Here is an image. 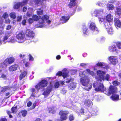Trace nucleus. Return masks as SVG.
<instances>
[{"instance_id": "1", "label": "nucleus", "mask_w": 121, "mask_h": 121, "mask_svg": "<svg viewBox=\"0 0 121 121\" xmlns=\"http://www.w3.org/2000/svg\"><path fill=\"white\" fill-rule=\"evenodd\" d=\"M88 74L92 76L94 75V72L91 71L89 69H87L83 72H80L79 73L80 76L82 78L80 79L81 83L85 86L84 89L87 91L90 90L92 87L91 84L89 83V80L88 76Z\"/></svg>"}, {"instance_id": "2", "label": "nucleus", "mask_w": 121, "mask_h": 121, "mask_svg": "<svg viewBox=\"0 0 121 121\" xmlns=\"http://www.w3.org/2000/svg\"><path fill=\"white\" fill-rule=\"evenodd\" d=\"M93 87L95 91L100 92H103L108 95L115 93L117 91L116 87L112 86L109 87V91L106 93L105 91L106 89L104 88L103 84L101 83L95 82L93 85Z\"/></svg>"}, {"instance_id": "3", "label": "nucleus", "mask_w": 121, "mask_h": 121, "mask_svg": "<svg viewBox=\"0 0 121 121\" xmlns=\"http://www.w3.org/2000/svg\"><path fill=\"white\" fill-rule=\"evenodd\" d=\"M48 83V82L46 80H43L35 86V88L36 90L34 88H31V91L32 94L31 96L35 97V94L38 92L40 88L46 86L47 85Z\"/></svg>"}, {"instance_id": "4", "label": "nucleus", "mask_w": 121, "mask_h": 121, "mask_svg": "<svg viewBox=\"0 0 121 121\" xmlns=\"http://www.w3.org/2000/svg\"><path fill=\"white\" fill-rule=\"evenodd\" d=\"M97 73L98 77H96L95 78L98 80V81L95 82H95L99 83L100 82H99V81L101 82L102 80L103 81L105 80L108 81L109 80L110 76L108 74H107L105 76H104V75L105 74V72L99 70L97 71Z\"/></svg>"}, {"instance_id": "5", "label": "nucleus", "mask_w": 121, "mask_h": 121, "mask_svg": "<svg viewBox=\"0 0 121 121\" xmlns=\"http://www.w3.org/2000/svg\"><path fill=\"white\" fill-rule=\"evenodd\" d=\"M51 22L50 20H49V17L47 15H44L39 20V27H44L45 26V22L49 24Z\"/></svg>"}, {"instance_id": "6", "label": "nucleus", "mask_w": 121, "mask_h": 121, "mask_svg": "<svg viewBox=\"0 0 121 121\" xmlns=\"http://www.w3.org/2000/svg\"><path fill=\"white\" fill-rule=\"evenodd\" d=\"M88 25L89 28L93 32H95L96 33L95 34L98 33V31L97 28L94 22L90 21Z\"/></svg>"}, {"instance_id": "7", "label": "nucleus", "mask_w": 121, "mask_h": 121, "mask_svg": "<svg viewBox=\"0 0 121 121\" xmlns=\"http://www.w3.org/2000/svg\"><path fill=\"white\" fill-rule=\"evenodd\" d=\"M17 41L19 43H23L25 40V35L23 32H20L16 35Z\"/></svg>"}, {"instance_id": "8", "label": "nucleus", "mask_w": 121, "mask_h": 121, "mask_svg": "<svg viewBox=\"0 0 121 121\" xmlns=\"http://www.w3.org/2000/svg\"><path fill=\"white\" fill-rule=\"evenodd\" d=\"M29 0H23L22 2H16L15 3L13 8L14 9H17L20 7H22L26 4Z\"/></svg>"}, {"instance_id": "9", "label": "nucleus", "mask_w": 121, "mask_h": 121, "mask_svg": "<svg viewBox=\"0 0 121 121\" xmlns=\"http://www.w3.org/2000/svg\"><path fill=\"white\" fill-rule=\"evenodd\" d=\"M69 112L67 111L61 110L59 112V114L60 115V118L61 121L66 120L67 118V115Z\"/></svg>"}, {"instance_id": "10", "label": "nucleus", "mask_w": 121, "mask_h": 121, "mask_svg": "<svg viewBox=\"0 0 121 121\" xmlns=\"http://www.w3.org/2000/svg\"><path fill=\"white\" fill-rule=\"evenodd\" d=\"M68 71L66 69H64L62 72L59 71L56 74V75L59 76H61L62 75L63 78H65L68 76Z\"/></svg>"}, {"instance_id": "11", "label": "nucleus", "mask_w": 121, "mask_h": 121, "mask_svg": "<svg viewBox=\"0 0 121 121\" xmlns=\"http://www.w3.org/2000/svg\"><path fill=\"white\" fill-rule=\"evenodd\" d=\"M26 39L28 40L32 39L35 35L32 31L28 29L26 30Z\"/></svg>"}, {"instance_id": "12", "label": "nucleus", "mask_w": 121, "mask_h": 121, "mask_svg": "<svg viewBox=\"0 0 121 121\" xmlns=\"http://www.w3.org/2000/svg\"><path fill=\"white\" fill-rule=\"evenodd\" d=\"M92 12H91L92 14L94 15L97 17L102 16L103 14V10L102 9H95Z\"/></svg>"}, {"instance_id": "13", "label": "nucleus", "mask_w": 121, "mask_h": 121, "mask_svg": "<svg viewBox=\"0 0 121 121\" xmlns=\"http://www.w3.org/2000/svg\"><path fill=\"white\" fill-rule=\"evenodd\" d=\"M53 85L52 84L50 83L49 86L48 87L46 90L45 91L43 94L46 97L51 92V89L53 86Z\"/></svg>"}, {"instance_id": "14", "label": "nucleus", "mask_w": 121, "mask_h": 121, "mask_svg": "<svg viewBox=\"0 0 121 121\" xmlns=\"http://www.w3.org/2000/svg\"><path fill=\"white\" fill-rule=\"evenodd\" d=\"M108 60L111 63L114 65H116L117 61V57L112 56H111L109 57Z\"/></svg>"}, {"instance_id": "15", "label": "nucleus", "mask_w": 121, "mask_h": 121, "mask_svg": "<svg viewBox=\"0 0 121 121\" xmlns=\"http://www.w3.org/2000/svg\"><path fill=\"white\" fill-rule=\"evenodd\" d=\"M33 14V9L31 8H28L27 12L26 14V16L24 15L23 18H27V17H30L31 16H32Z\"/></svg>"}, {"instance_id": "16", "label": "nucleus", "mask_w": 121, "mask_h": 121, "mask_svg": "<svg viewBox=\"0 0 121 121\" xmlns=\"http://www.w3.org/2000/svg\"><path fill=\"white\" fill-rule=\"evenodd\" d=\"M115 25L117 29L121 27V22L118 18H114Z\"/></svg>"}, {"instance_id": "17", "label": "nucleus", "mask_w": 121, "mask_h": 121, "mask_svg": "<svg viewBox=\"0 0 121 121\" xmlns=\"http://www.w3.org/2000/svg\"><path fill=\"white\" fill-rule=\"evenodd\" d=\"M69 16H63L60 19V22L63 23L66 22L70 18Z\"/></svg>"}, {"instance_id": "18", "label": "nucleus", "mask_w": 121, "mask_h": 121, "mask_svg": "<svg viewBox=\"0 0 121 121\" xmlns=\"http://www.w3.org/2000/svg\"><path fill=\"white\" fill-rule=\"evenodd\" d=\"M109 49L110 52H115L117 53L119 51L117 49L115 45H113L110 46L109 48Z\"/></svg>"}, {"instance_id": "19", "label": "nucleus", "mask_w": 121, "mask_h": 121, "mask_svg": "<svg viewBox=\"0 0 121 121\" xmlns=\"http://www.w3.org/2000/svg\"><path fill=\"white\" fill-rule=\"evenodd\" d=\"M113 17L110 14H108L106 17V20L109 22H112L113 20Z\"/></svg>"}, {"instance_id": "20", "label": "nucleus", "mask_w": 121, "mask_h": 121, "mask_svg": "<svg viewBox=\"0 0 121 121\" xmlns=\"http://www.w3.org/2000/svg\"><path fill=\"white\" fill-rule=\"evenodd\" d=\"M97 66L103 68L104 69L107 68L108 66L105 63L103 62H98L97 64Z\"/></svg>"}, {"instance_id": "21", "label": "nucleus", "mask_w": 121, "mask_h": 121, "mask_svg": "<svg viewBox=\"0 0 121 121\" xmlns=\"http://www.w3.org/2000/svg\"><path fill=\"white\" fill-rule=\"evenodd\" d=\"M119 96L117 94H113L111 97L112 100L114 101H117L119 99H121V98H119Z\"/></svg>"}, {"instance_id": "22", "label": "nucleus", "mask_w": 121, "mask_h": 121, "mask_svg": "<svg viewBox=\"0 0 121 121\" xmlns=\"http://www.w3.org/2000/svg\"><path fill=\"white\" fill-rule=\"evenodd\" d=\"M12 87L9 86H4L1 88V92H3L8 90H11Z\"/></svg>"}, {"instance_id": "23", "label": "nucleus", "mask_w": 121, "mask_h": 121, "mask_svg": "<svg viewBox=\"0 0 121 121\" xmlns=\"http://www.w3.org/2000/svg\"><path fill=\"white\" fill-rule=\"evenodd\" d=\"M98 110L97 108H93L91 111V113H90L89 116L92 115V116H95L97 114Z\"/></svg>"}, {"instance_id": "24", "label": "nucleus", "mask_w": 121, "mask_h": 121, "mask_svg": "<svg viewBox=\"0 0 121 121\" xmlns=\"http://www.w3.org/2000/svg\"><path fill=\"white\" fill-rule=\"evenodd\" d=\"M18 66V65L16 64L12 65L9 67V70L10 71L15 70L17 69Z\"/></svg>"}, {"instance_id": "25", "label": "nucleus", "mask_w": 121, "mask_h": 121, "mask_svg": "<svg viewBox=\"0 0 121 121\" xmlns=\"http://www.w3.org/2000/svg\"><path fill=\"white\" fill-rule=\"evenodd\" d=\"M70 2L68 4V6L70 8H71L73 7L76 3L75 2L76 0H70Z\"/></svg>"}, {"instance_id": "26", "label": "nucleus", "mask_w": 121, "mask_h": 121, "mask_svg": "<svg viewBox=\"0 0 121 121\" xmlns=\"http://www.w3.org/2000/svg\"><path fill=\"white\" fill-rule=\"evenodd\" d=\"M107 8L108 10H113L114 9L115 7L112 4L108 3L107 5Z\"/></svg>"}, {"instance_id": "27", "label": "nucleus", "mask_w": 121, "mask_h": 121, "mask_svg": "<svg viewBox=\"0 0 121 121\" xmlns=\"http://www.w3.org/2000/svg\"><path fill=\"white\" fill-rule=\"evenodd\" d=\"M9 36L10 35L9 33H6L3 37V42L4 43L7 42V39H8Z\"/></svg>"}, {"instance_id": "28", "label": "nucleus", "mask_w": 121, "mask_h": 121, "mask_svg": "<svg viewBox=\"0 0 121 121\" xmlns=\"http://www.w3.org/2000/svg\"><path fill=\"white\" fill-rule=\"evenodd\" d=\"M85 105L88 107L92 105L91 101L89 100H85L84 102Z\"/></svg>"}, {"instance_id": "29", "label": "nucleus", "mask_w": 121, "mask_h": 121, "mask_svg": "<svg viewBox=\"0 0 121 121\" xmlns=\"http://www.w3.org/2000/svg\"><path fill=\"white\" fill-rule=\"evenodd\" d=\"M27 74V71H24L22 73L19 77L20 80L22 79L23 78H24L26 75Z\"/></svg>"}, {"instance_id": "30", "label": "nucleus", "mask_w": 121, "mask_h": 121, "mask_svg": "<svg viewBox=\"0 0 121 121\" xmlns=\"http://www.w3.org/2000/svg\"><path fill=\"white\" fill-rule=\"evenodd\" d=\"M76 84L74 82L70 83L69 85L68 86V87L70 89L72 90L74 89L76 87Z\"/></svg>"}, {"instance_id": "31", "label": "nucleus", "mask_w": 121, "mask_h": 121, "mask_svg": "<svg viewBox=\"0 0 121 121\" xmlns=\"http://www.w3.org/2000/svg\"><path fill=\"white\" fill-rule=\"evenodd\" d=\"M56 108H48V110L49 113L54 114L56 112Z\"/></svg>"}, {"instance_id": "32", "label": "nucleus", "mask_w": 121, "mask_h": 121, "mask_svg": "<svg viewBox=\"0 0 121 121\" xmlns=\"http://www.w3.org/2000/svg\"><path fill=\"white\" fill-rule=\"evenodd\" d=\"M7 60H5L4 61V62L2 63L0 65V67L2 68H5L6 67L8 64V63L7 62Z\"/></svg>"}, {"instance_id": "33", "label": "nucleus", "mask_w": 121, "mask_h": 121, "mask_svg": "<svg viewBox=\"0 0 121 121\" xmlns=\"http://www.w3.org/2000/svg\"><path fill=\"white\" fill-rule=\"evenodd\" d=\"M32 18L35 21H37L39 20H39L40 18L39 17H38L36 15H34L32 16Z\"/></svg>"}, {"instance_id": "34", "label": "nucleus", "mask_w": 121, "mask_h": 121, "mask_svg": "<svg viewBox=\"0 0 121 121\" xmlns=\"http://www.w3.org/2000/svg\"><path fill=\"white\" fill-rule=\"evenodd\" d=\"M5 60H7V62H8V64L12 63L14 61V59L13 58L10 57L8 59H6Z\"/></svg>"}, {"instance_id": "35", "label": "nucleus", "mask_w": 121, "mask_h": 121, "mask_svg": "<svg viewBox=\"0 0 121 121\" xmlns=\"http://www.w3.org/2000/svg\"><path fill=\"white\" fill-rule=\"evenodd\" d=\"M104 24L106 28L107 29L111 26L110 22H104Z\"/></svg>"}, {"instance_id": "36", "label": "nucleus", "mask_w": 121, "mask_h": 121, "mask_svg": "<svg viewBox=\"0 0 121 121\" xmlns=\"http://www.w3.org/2000/svg\"><path fill=\"white\" fill-rule=\"evenodd\" d=\"M116 14L120 15L121 14V8L118 7L116 11Z\"/></svg>"}, {"instance_id": "37", "label": "nucleus", "mask_w": 121, "mask_h": 121, "mask_svg": "<svg viewBox=\"0 0 121 121\" xmlns=\"http://www.w3.org/2000/svg\"><path fill=\"white\" fill-rule=\"evenodd\" d=\"M9 16L10 17L13 19H15L16 17V13L14 12H12L9 14Z\"/></svg>"}, {"instance_id": "38", "label": "nucleus", "mask_w": 121, "mask_h": 121, "mask_svg": "<svg viewBox=\"0 0 121 121\" xmlns=\"http://www.w3.org/2000/svg\"><path fill=\"white\" fill-rule=\"evenodd\" d=\"M107 30L108 34H113V30L111 26L107 28Z\"/></svg>"}, {"instance_id": "39", "label": "nucleus", "mask_w": 121, "mask_h": 121, "mask_svg": "<svg viewBox=\"0 0 121 121\" xmlns=\"http://www.w3.org/2000/svg\"><path fill=\"white\" fill-rule=\"evenodd\" d=\"M83 32L84 34L87 35L88 32V30L86 26H83Z\"/></svg>"}, {"instance_id": "40", "label": "nucleus", "mask_w": 121, "mask_h": 121, "mask_svg": "<svg viewBox=\"0 0 121 121\" xmlns=\"http://www.w3.org/2000/svg\"><path fill=\"white\" fill-rule=\"evenodd\" d=\"M105 40V38L104 37H102L100 38L97 39V40L98 41L102 42L104 41Z\"/></svg>"}, {"instance_id": "41", "label": "nucleus", "mask_w": 121, "mask_h": 121, "mask_svg": "<svg viewBox=\"0 0 121 121\" xmlns=\"http://www.w3.org/2000/svg\"><path fill=\"white\" fill-rule=\"evenodd\" d=\"M37 12L38 14L41 15L43 13V11L41 9H37Z\"/></svg>"}, {"instance_id": "42", "label": "nucleus", "mask_w": 121, "mask_h": 121, "mask_svg": "<svg viewBox=\"0 0 121 121\" xmlns=\"http://www.w3.org/2000/svg\"><path fill=\"white\" fill-rule=\"evenodd\" d=\"M17 111V106L13 107L11 109V111L13 113H16Z\"/></svg>"}, {"instance_id": "43", "label": "nucleus", "mask_w": 121, "mask_h": 121, "mask_svg": "<svg viewBox=\"0 0 121 121\" xmlns=\"http://www.w3.org/2000/svg\"><path fill=\"white\" fill-rule=\"evenodd\" d=\"M9 15L7 12L4 13L2 16V17L4 18L5 19L9 17Z\"/></svg>"}, {"instance_id": "44", "label": "nucleus", "mask_w": 121, "mask_h": 121, "mask_svg": "<svg viewBox=\"0 0 121 121\" xmlns=\"http://www.w3.org/2000/svg\"><path fill=\"white\" fill-rule=\"evenodd\" d=\"M22 116L23 117H25L27 113V112L26 110H22L21 112Z\"/></svg>"}, {"instance_id": "45", "label": "nucleus", "mask_w": 121, "mask_h": 121, "mask_svg": "<svg viewBox=\"0 0 121 121\" xmlns=\"http://www.w3.org/2000/svg\"><path fill=\"white\" fill-rule=\"evenodd\" d=\"M116 45L118 49H121V42H117Z\"/></svg>"}, {"instance_id": "46", "label": "nucleus", "mask_w": 121, "mask_h": 121, "mask_svg": "<svg viewBox=\"0 0 121 121\" xmlns=\"http://www.w3.org/2000/svg\"><path fill=\"white\" fill-rule=\"evenodd\" d=\"M97 4L98 5L100 6H103L105 5V4L104 3H102L101 2H98Z\"/></svg>"}, {"instance_id": "47", "label": "nucleus", "mask_w": 121, "mask_h": 121, "mask_svg": "<svg viewBox=\"0 0 121 121\" xmlns=\"http://www.w3.org/2000/svg\"><path fill=\"white\" fill-rule=\"evenodd\" d=\"M98 17L99 19V23L101 24V22L104 21V18L103 16L99 17Z\"/></svg>"}, {"instance_id": "48", "label": "nucleus", "mask_w": 121, "mask_h": 121, "mask_svg": "<svg viewBox=\"0 0 121 121\" xmlns=\"http://www.w3.org/2000/svg\"><path fill=\"white\" fill-rule=\"evenodd\" d=\"M113 84L114 85L117 86L119 85L120 83L117 81H115L113 82Z\"/></svg>"}, {"instance_id": "49", "label": "nucleus", "mask_w": 121, "mask_h": 121, "mask_svg": "<svg viewBox=\"0 0 121 121\" xmlns=\"http://www.w3.org/2000/svg\"><path fill=\"white\" fill-rule=\"evenodd\" d=\"M77 70H72L70 71L71 74L73 75H74L76 73H77Z\"/></svg>"}, {"instance_id": "50", "label": "nucleus", "mask_w": 121, "mask_h": 121, "mask_svg": "<svg viewBox=\"0 0 121 121\" xmlns=\"http://www.w3.org/2000/svg\"><path fill=\"white\" fill-rule=\"evenodd\" d=\"M34 20L32 18H30L28 20V22L30 24H32L34 22Z\"/></svg>"}, {"instance_id": "51", "label": "nucleus", "mask_w": 121, "mask_h": 121, "mask_svg": "<svg viewBox=\"0 0 121 121\" xmlns=\"http://www.w3.org/2000/svg\"><path fill=\"white\" fill-rule=\"evenodd\" d=\"M59 84L58 82H56L54 84V86L55 88H57L59 86Z\"/></svg>"}, {"instance_id": "52", "label": "nucleus", "mask_w": 121, "mask_h": 121, "mask_svg": "<svg viewBox=\"0 0 121 121\" xmlns=\"http://www.w3.org/2000/svg\"><path fill=\"white\" fill-rule=\"evenodd\" d=\"M67 91L64 89H63L61 90V93L63 94H64L66 93Z\"/></svg>"}, {"instance_id": "53", "label": "nucleus", "mask_w": 121, "mask_h": 121, "mask_svg": "<svg viewBox=\"0 0 121 121\" xmlns=\"http://www.w3.org/2000/svg\"><path fill=\"white\" fill-rule=\"evenodd\" d=\"M74 118L73 115H71L69 116V119L70 121L73 120L74 119Z\"/></svg>"}, {"instance_id": "54", "label": "nucleus", "mask_w": 121, "mask_h": 121, "mask_svg": "<svg viewBox=\"0 0 121 121\" xmlns=\"http://www.w3.org/2000/svg\"><path fill=\"white\" fill-rule=\"evenodd\" d=\"M73 79L71 78H67V80L66 81V83H68L69 82H70L73 81Z\"/></svg>"}, {"instance_id": "55", "label": "nucleus", "mask_w": 121, "mask_h": 121, "mask_svg": "<svg viewBox=\"0 0 121 121\" xmlns=\"http://www.w3.org/2000/svg\"><path fill=\"white\" fill-rule=\"evenodd\" d=\"M22 17L21 16H18L17 18V21H20L22 19Z\"/></svg>"}, {"instance_id": "56", "label": "nucleus", "mask_w": 121, "mask_h": 121, "mask_svg": "<svg viewBox=\"0 0 121 121\" xmlns=\"http://www.w3.org/2000/svg\"><path fill=\"white\" fill-rule=\"evenodd\" d=\"M29 60L30 61H32L34 60V58L31 55L29 54Z\"/></svg>"}, {"instance_id": "57", "label": "nucleus", "mask_w": 121, "mask_h": 121, "mask_svg": "<svg viewBox=\"0 0 121 121\" xmlns=\"http://www.w3.org/2000/svg\"><path fill=\"white\" fill-rule=\"evenodd\" d=\"M11 95L9 92H7L6 93L5 96H8V98H9Z\"/></svg>"}, {"instance_id": "58", "label": "nucleus", "mask_w": 121, "mask_h": 121, "mask_svg": "<svg viewBox=\"0 0 121 121\" xmlns=\"http://www.w3.org/2000/svg\"><path fill=\"white\" fill-rule=\"evenodd\" d=\"M87 65V64L86 63H82L80 64V65L82 67H85Z\"/></svg>"}, {"instance_id": "59", "label": "nucleus", "mask_w": 121, "mask_h": 121, "mask_svg": "<svg viewBox=\"0 0 121 121\" xmlns=\"http://www.w3.org/2000/svg\"><path fill=\"white\" fill-rule=\"evenodd\" d=\"M84 112V109L83 108L81 109L80 110L79 113H80L83 114Z\"/></svg>"}, {"instance_id": "60", "label": "nucleus", "mask_w": 121, "mask_h": 121, "mask_svg": "<svg viewBox=\"0 0 121 121\" xmlns=\"http://www.w3.org/2000/svg\"><path fill=\"white\" fill-rule=\"evenodd\" d=\"M26 20H23L22 23L23 25H25L26 23Z\"/></svg>"}, {"instance_id": "61", "label": "nucleus", "mask_w": 121, "mask_h": 121, "mask_svg": "<svg viewBox=\"0 0 121 121\" xmlns=\"http://www.w3.org/2000/svg\"><path fill=\"white\" fill-rule=\"evenodd\" d=\"M6 23H9L10 22V20L9 19H8L5 20Z\"/></svg>"}, {"instance_id": "62", "label": "nucleus", "mask_w": 121, "mask_h": 121, "mask_svg": "<svg viewBox=\"0 0 121 121\" xmlns=\"http://www.w3.org/2000/svg\"><path fill=\"white\" fill-rule=\"evenodd\" d=\"M32 103L30 102H28L27 104V105L28 107H30L32 105Z\"/></svg>"}, {"instance_id": "63", "label": "nucleus", "mask_w": 121, "mask_h": 121, "mask_svg": "<svg viewBox=\"0 0 121 121\" xmlns=\"http://www.w3.org/2000/svg\"><path fill=\"white\" fill-rule=\"evenodd\" d=\"M58 82H59V85L60 84L62 85H63L64 84V82L61 81H59Z\"/></svg>"}, {"instance_id": "64", "label": "nucleus", "mask_w": 121, "mask_h": 121, "mask_svg": "<svg viewBox=\"0 0 121 121\" xmlns=\"http://www.w3.org/2000/svg\"><path fill=\"white\" fill-rule=\"evenodd\" d=\"M7 119L5 118H1L0 119V121H7Z\"/></svg>"}]
</instances>
